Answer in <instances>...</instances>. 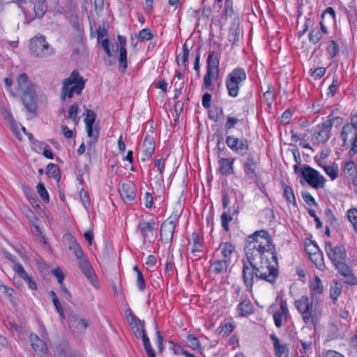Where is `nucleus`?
<instances>
[{"label":"nucleus","instance_id":"f257e3e1","mask_svg":"<svg viewBox=\"0 0 357 357\" xmlns=\"http://www.w3.org/2000/svg\"><path fill=\"white\" fill-rule=\"evenodd\" d=\"M246 248L248 264L244 263L243 277L245 286L250 290L255 278L273 283L278 276L277 257L272 240L264 230L257 231L249 237Z\"/></svg>","mask_w":357,"mask_h":357},{"label":"nucleus","instance_id":"f03ea898","mask_svg":"<svg viewBox=\"0 0 357 357\" xmlns=\"http://www.w3.org/2000/svg\"><path fill=\"white\" fill-rule=\"evenodd\" d=\"M294 305L301 314L305 324H317L321 314L319 304L317 302L313 303L307 296H302L294 301Z\"/></svg>","mask_w":357,"mask_h":357},{"label":"nucleus","instance_id":"7ed1b4c3","mask_svg":"<svg viewBox=\"0 0 357 357\" xmlns=\"http://www.w3.org/2000/svg\"><path fill=\"white\" fill-rule=\"evenodd\" d=\"M17 82L25 108L29 112H34L36 109L35 86L29 81L25 73L19 75Z\"/></svg>","mask_w":357,"mask_h":357},{"label":"nucleus","instance_id":"20e7f679","mask_svg":"<svg viewBox=\"0 0 357 357\" xmlns=\"http://www.w3.org/2000/svg\"><path fill=\"white\" fill-rule=\"evenodd\" d=\"M66 238L70 241L69 249L73 252L74 255L78 261L80 269L86 276L90 282L95 286L96 276L89 262L84 256V252L80 245L72 236L68 235Z\"/></svg>","mask_w":357,"mask_h":357},{"label":"nucleus","instance_id":"39448f33","mask_svg":"<svg viewBox=\"0 0 357 357\" xmlns=\"http://www.w3.org/2000/svg\"><path fill=\"white\" fill-rule=\"evenodd\" d=\"M85 80L77 70H73L62 83L61 98H72L75 94H81L84 88Z\"/></svg>","mask_w":357,"mask_h":357},{"label":"nucleus","instance_id":"423d86ee","mask_svg":"<svg viewBox=\"0 0 357 357\" xmlns=\"http://www.w3.org/2000/svg\"><path fill=\"white\" fill-rule=\"evenodd\" d=\"M219 54L210 52L207 58V72L204 78V86L206 89H213L212 80L216 79L219 73Z\"/></svg>","mask_w":357,"mask_h":357},{"label":"nucleus","instance_id":"0eeeda50","mask_svg":"<svg viewBox=\"0 0 357 357\" xmlns=\"http://www.w3.org/2000/svg\"><path fill=\"white\" fill-rule=\"evenodd\" d=\"M332 127L333 121L331 119H327L317 125L312 137V143L317 145L325 143L331 136Z\"/></svg>","mask_w":357,"mask_h":357},{"label":"nucleus","instance_id":"6e6552de","mask_svg":"<svg viewBox=\"0 0 357 357\" xmlns=\"http://www.w3.org/2000/svg\"><path fill=\"white\" fill-rule=\"evenodd\" d=\"M30 50L38 57H45L52 53V48L43 36L35 37L31 40Z\"/></svg>","mask_w":357,"mask_h":357},{"label":"nucleus","instance_id":"1a4fd4ad","mask_svg":"<svg viewBox=\"0 0 357 357\" xmlns=\"http://www.w3.org/2000/svg\"><path fill=\"white\" fill-rule=\"evenodd\" d=\"M341 136L344 142V146H347L349 143L352 144L350 153L352 155H355L357 153L356 144L357 140V127L355 123L346 124L343 127Z\"/></svg>","mask_w":357,"mask_h":357},{"label":"nucleus","instance_id":"9d476101","mask_svg":"<svg viewBox=\"0 0 357 357\" xmlns=\"http://www.w3.org/2000/svg\"><path fill=\"white\" fill-rule=\"evenodd\" d=\"M302 175L307 183L314 188L324 186L325 178L319 172L309 166H305L302 170Z\"/></svg>","mask_w":357,"mask_h":357},{"label":"nucleus","instance_id":"9b49d317","mask_svg":"<svg viewBox=\"0 0 357 357\" xmlns=\"http://www.w3.org/2000/svg\"><path fill=\"white\" fill-rule=\"evenodd\" d=\"M325 250L327 256L334 265L342 262L346 257V251L342 245L333 246L330 241L326 242Z\"/></svg>","mask_w":357,"mask_h":357},{"label":"nucleus","instance_id":"f8f14e48","mask_svg":"<svg viewBox=\"0 0 357 357\" xmlns=\"http://www.w3.org/2000/svg\"><path fill=\"white\" fill-rule=\"evenodd\" d=\"M68 324L72 333L75 335L79 336L83 334L85 330L89 328V321L84 317L73 314L69 318Z\"/></svg>","mask_w":357,"mask_h":357},{"label":"nucleus","instance_id":"ddd939ff","mask_svg":"<svg viewBox=\"0 0 357 357\" xmlns=\"http://www.w3.org/2000/svg\"><path fill=\"white\" fill-rule=\"evenodd\" d=\"M226 144L231 150L241 155H245L248 153L249 145L246 139H239L229 135L226 137Z\"/></svg>","mask_w":357,"mask_h":357},{"label":"nucleus","instance_id":"4468645a","mask_svg":"<svg viewBox=\"0 0 357 357\" xmlns=\"http://www.w3.org/2000/svg\"><path fill=\"white\" fill-rule=\"evenodd\" d=\"M178 218V215H175L174 217H170L166 220L162 224L160 227V236L164 241L167 243L172 241Z\"/></svg>","mask_w":357,"mask_h":357},{"label":"nucleus","instance_id":"2eb2a0df","mask_svg":"<svg viewBox=\"0 0 357 357\" xmlns=\"http://www.w3.org/2000/svg\"><path fill=\"white\" fill-rule=\"evenodd\" d=\"M235 252V248L233 245L229 243H222L220 244L216 249L214 255L215 258H220L225 261H227L229 264L231 263V257Z\"/></svg>","mask_w":357,"mask_h":357},{"label":"nucleus","instance_id":"dca6fc26","mask_svg":"<svg viewBox=\"0 0 357 357\" xmlns=\"http://www.w3.org/2000/svg\"><path fill=\"white\" fill-rule=\"evenodd\" d=\"M155 142L152 137L146 136L143 142L142 146L139 149V155L141 160L146 161L149 160L154 153Z\"/></svg>","mask_w":357,"mask_h":357},{"label":"nucleus","instance_id":"f3484780","mask_svg":"<svg viewBox=\"0 0 357 357\" xmlns=\"http://www.w3.org/2000/svg\"><path fill=\"white\" fill-rule=\"evenodd\" d=\"M31 347L34 351L41 357H46L49 354V349L46 342L40 339L38 335L31 334L30 335Z\"/></svg>","mask_w":357,"mask_h":357},{"label":"nucleus","instance_id":"a211bd4d","mask_svg":"<svg viewBox=\"0 0 357 357\" xmlns=\"http://www.w3.org/2000/svg\"><path fill=\"white\" fill-rule=\"evenodd\" d=\"M138 230L143 236L144 241L150 240L153 236V232L156 229V224L153 220L149 221H142L138 224Z\"/></svg>","mask_w":357,"mask_h":357},{"label":"nucleus","instance_id":"6ab92c4d","mask_svg":"<svg viewBox=\"0 0 357 357\" xmlns=\"http://www.w3.org/2000/svg\"><path fill=\"white\" fill-rule=\"evenodd\" d=\"M230 264L227 261H225L220 258H215L214 256L213 260L211 261L209 266V271L215 275L226 273Z\"/></svg>","mask_w":357,"mask_h":357},{"label":"nucleus","instance_id":"aec40b11","mask_svg":"<svg viewBox=\"0 0 357 357\" xmlns=\"http://www.w3.org/2000/svg\"><path fill=\"white\" fill-rule=\"evenodd\" d=\"M243 169L246 179L251 182L257 179V162L253 158L250 157L247 159L244 162Z\"/></svg>","mask_w":357,"mask_h":357},{"label":"nucleus","instance_id":"412c9836","mask_svg":"<svg viewBox=\"0 0 357 357\" xmlns=\"http://www.w3.org/2000/svg\"><path fill=\"white\" fill-rule=\"evenodd\" d=\"M335 266L338 270L340 273L345 278V282L351 285H355L356 284V277L352 273L351 270L349 266L344 263V261L337 263L335 265Z\"/></svg>","mask_w":357,"mask_h":357},{"label":"nucleus","instance_id":"4be33fe9","mask_svg":"<svg viewBox=\"0 0 357 357\" xmlns=\"http://www.w3.org/2000/svg\"><path fill=\"white\" fill-rule=\"evenodd\" d=\"M119 192L125 202H131L135 199V188L132 183H123Z\"/></svg>","mask_w":357,"mask_h":357},{"label":"nucleus","instance_id":"5701e85b","mask_svg":"<svg viewBox=\"0 0 357 357\" xmlns=\"http://www.w3.org/2000/svg\"><path fill=\"white\" fill-rule=\"evenodd\" d=\"M246 77L245 70L243 68H237L228 75L226 79L241 86L242 82L246 79Z\"/></svg>","mask_w":357,"mask_h":357},{"label":"nucleus","instance_id":"b1692460","mask_svg":"<svg viewBox=\"0 0 357 357\" xmlns=\"http://www.w3.org/2000/svg\"><path fill=\"white\" fill-rule=\"evenodd\" d=\"M310 291L312 299H317L324 291V287L318 276H315L310 284Z\"/></svg>","mask_w":357,"mask_h":357},{"label":"nucleus","instance_id":"393cba45","mask_svg":"<svg viewBox=\"0 0 357 357\" xmlns=\"http://www.w3.org/2000/svg\"><path fill=\"white\" fill-rule=\"evenodd\" d=\"M234 159L220 158L218 161L219 171L224 175H229L234 172L233 164Z\"/></svg>","mask_w":357,"mask_h":357},{"label":"nucleus","instance_id":"a878e982","mask_svg":"<svg viewBox=\"0 0 357 357\" xmlns=\"http://www.w3.org/2000/svg\"><path fill=\"white\" fill-rule=\"evenodd\" d=\"M189 243L192 244L191 248L192 253L195 256H197V253L202 250V238L197 234L193 233L191 238L189 240Z\"/></svg>","mask_w":357,"mask_h":357},{"label":"nucleus","instance_id":"bb28decb","mask_svg":"<svg viewBox=\"0 0 357 357\" xmlns=\"http://www.w3.org/2000/svg\"><path fill=\"white\" fill-rule=\"evenodd\" d=\"M343 172H344V176L347 179H351L354 184L356 185L355 176H354V174L356 172V163L354 161L350 160L346 161L344 163Z\"/></svg>","mask_w":357,"mask_h":357},{"label":"nucleus","instance_id":"cd10ccee","mask_svg":"<svg viewBox=\"0 0 357 357\" xmlns=\"http://www.w3.org/2000/svg\"><path fill=\"white\" fill-rule=\"evenodd\" d=\"M342 294V284L336 280H333L330 286V297L333 303L337 300V298Z\"/></svg>","mask_w":357,"mask_h":357},{"label":"nucleus","instance_id":"c85d7f7f","mask_svg":"<svg viewBox=\"0 0 357 357\" xmlns=\"http://www.w3.org/2000/svg\"><path fill=\"white\" fill-rule=\"evenodd\" d=\"M319 165L324 169L326 174L331 178V180H335L338 177L339 170L338 166L336 163L333 162L331 165L319 163Z\"/></svg>","mask_w":357,"mask_h":357},{"label":"nucleus","instance_id":"c756f323","mask_svg":"<svg viewBox=\"0 0 357 357\" xmlns=\"http://www.w3.org/2000/svg\"><path fill=\"white\" fill-rule=\"evenodd\" d=\"M273 341L274 353L277 357H281L287 350L285 344H281L280 340L274 334L271 335Z\"/></svg>","mask_w":357,"mask_h":357},{"label":"nucleus","instance_id":"7c9ffc66","mask_svg":"<svg viewBox=\"0 0 357 357\" xmlns=\"http://www.w3.org/2000/svg\"><path fill=\"white\" fill-rule=\"evenodd\" d=\"M137 331L139 332V335H142L143 344H144V347L146 351L147 355L149 357H155V351L151 348V343L149 342V339L145 333L144 326H142L141 331H139V329H137Z\"/></svg>","mask_w":357,"mask_h":357},{"label":"nucleus","instance_id":"2f4dec72","mask_svg":"<svg viewBox=\"0 0 357 357\" xmlns=\"http://www.w3.org/2000/svg\"><path fill=\"white\" fill-rule=\"evenodd\" d=\"M239 314L241 316H247L252 312V305L248 299L241 301L238 306Z\"/></svg>","mask_w":357,"mask_h":357},{"label":"nucleus","instance_id":"473e14b6","mask_svg":"<svg viewBox=\"0 0 357 357\" xmlns=\"http://www.w3.org/2000/svg\"><path fill=\"white\" fill-rule=\"evenodd\" d=\"M59 167L53 163H50L47 167V175L50 178H55L57 181L60 180Z\"/></svg>","mask_w":357,"mask_h":357},{"label":"nucleus","instance_id":"72a5a7b5","mask_svg":"<svg viewBox=\"0 0 357 357\" xmlns=\"http://www.w3.org/2000/svg\"><path fill=\"white\" fill-rule=\"evenodd\" d=\"M47 11L45 0H38L34 6V12L37 17H41Z\"/></svg>","mask_w":357,"mask_h":357},{"label":"nucleus","instance_id":"f704fd0d","mask_svg":"<svg viewBox=\"0 0 357 357\" xmlns=\"http://www.w3.org/2000/svg\"><path fill=\"white\" fill-rule=\"evenodd\" d=\"M78 110L79 105L77 103H75L73 105H71L68 110V119L72 120L75 126L77 125L79 120V119L77 116Z\"/></svg>","mask_w":357,"mask_h":357},{"label":"nucleus","instance_id":"c9c22d12","mask_svg":"<svg viewBox=\"0 0 357 357\" xmlns=\"http://www.w3.org/2000/svg\"><path fill=\"white\" fill-rule=\"evenodd\" d=\"M2 114L4 117V119L9 123V125H10L11 129L13 130V132L15 133V135L18 136V133L17 132V128H16V126H17V123L14 120L10 112L7 110H5L2 112Z\"/></svg>","mask_w":357,"mask_h":357},{"label":"nucleus","instance_id":"e433bc0d","mask_svg":"<svg viewBox=\"0 0 357 357\" xmlns=\"http://www.w3.org/2000/svg\"><path fill=\"white\" fill-rule=\"evenodd\" d=\"M226 86L230 96L236 97L238 96L241 87L240 85L226 79Z\"/></svg>","mask_w":357,"mask_h":357},{"label":"nucleus","instance_id":"4c0bfd02","mask_svg":"<svg viewBox=\"0 0 357 357\" xmlns=\"http://www.w3.org/2000/svg\"><path fill=\"white\" fill-rule=\"evenodd\" d=\"M86 132L89 137H90L91 140L89 142V144H95L98 138L99 130L96 127H86Z\"/></svg>","mask_w":357,"mask_h":357},{"label":"nucleus","instance_id":"58836bf2","mask_svg":"<svg viewBox=\"0 0 357 357\" xmlns=\"http://www.w3.org/2000/svg\"><path fill=\"white\" fill-rule=\"evenodd\" d=\"M241 36V32L238 28H232L230 29L228 36L229 41L233 45H235L237 42H238Z\"/></svg>","mask_w":357,"mask_h":357},{"label":"nucleus","instance_id":"ea45409f","mask_svg":"<svg viewBox=\"0 0 357 357\" xmlns=\"http://www.w3.org/2000/svg\"><path fill=\"white\" fill-rule=\"evenodd\" d=\"M338 51L339 50L337 43L333 40H331L326 49V52L329 58H334L337 54Z\"/></svg>","mask_w":357,"mask_h":357},{"label":"nucleus","instance_id":"a19ab883","mask_svg":"<svg viewBox=\"0 0 357 357\" xmlns=\"http://www.w3.org/2000/svg\"><path fill=\"white\" fill-rule=\"evenodd\" d=\"M96 114L95 112L91 109H87L86 112V117L84 120V123L86 127H91L93 126L94 122L96 121Z\"/></svg>","mask_w":357,"mask_h":357},{"label":"nucleus","instance_id":"79ce46f5","mask_svg":"<svg viewBox=\"0 0 357 357\" xmlns=\"http://www.w3.org/2000/svg\"><path fill=\"white\" fill-rule=\"evenodd\" d=\"M283 195L288 202L293 204L294 205L296 204V198L291 187L288 185L284 187Z\"/></svg>","mask_w":357,"mask_h":357},{"label":"nucleus","instance_id":"37998d69","mask_svg":"<svg viewBox=\"0 0 357 357\" xmlns=\"http://www.w3.org/2000/svg\"><path fill=\"white\" fill-rule=\"evenodd\" d=\"M309 40L316 44L317 43L321 38V31L318 28H314L309 33L308 35Z\"/></svg>","mask_w":357,"mask_h":357},{"label":"nucleus","instance_id":"c03bdc74","mask_svg":"<svg viewBox=\"0 0 357 357\" xmlns=\"http://www.w3.org/2000/svg\"><path fill=\"white\" fill-rule=\"evenodd\" d=\"M189 55V50L185 45L183 47V54L177 56V63L178 66H183L185 67Z\"/></svg>","mask_w":357,"mask_h":357},{"label":"nucleus","instance_id":"a18cd8bd","mask_svg":"<svg viewBox=\"0 0 357 357\" xmlns=\"http://www.w3.org/2000/svg\"><path fill=\"white\" fill-rule=\"evenodd\" d=\"M36 189H37V192H38V195H40V197H41V199L45 202H49V200H50L49 194H48L47 191L46 190L44 184L42 183H39L37 185Z\"/></svg>","mask_w":357,"mask_h":357},{"label":"nucleus","instance_id":"49530a36","mask_svg":"<svg viewBox=\"0 0 357 357\" xmlns=\"http://www.w3.org/2000/svg\"><path fill=\"white\" fill-rule=\"evenodd\" d=\"M347 218L356 230L357 229V209L355 208H350L347 211Z\"/></svg>","mask_w":357,"mask_h":357},{"label":"nucleus","instance_id":"de8ad7c7","mask_svg":"<svg viewBox=\"0 0 357 357\" xmlns=\"http://www.w3.org/2000/svg\"><path fill=\"white\" fill-rule=\"evenodd\" d=\"M137 38L143 41L150 40L153 38V34L150 29H144L139 32L137 35Z\"/></svg>","mask_w":357,"mask_h":357},{"label":"nucleus","instance_id":"09e8293b","mask_svg":"<svg viewBox=\"0 0 357 357\" xmlns=\"http://www.w3.org/2000/svg\"><path fill=\"white\" fill-rule=\"evenodd\" d=\"M0 289L1 290V292L4 294L6 296L9 297L10 298V301L15 305L16 304V300L13 297V294H15V291L10 287H8L7 286L2 285L0 287Z\"/></svg>","mask_w":357,"mask_h":357},{"label":"nucleus","instance_id":"8fccbe9b","mask_svg":"<svg viewBox=\"0 0 357 357\" xmlns=\"http://www.w3.org/2000/svg\"><path fill=\"white\" fill-rule=\"evenodd\" d=\"M13 270L22 279H28L29 275L20 264H15L13 266Z\"/></svg>","mask_w":357,"mask_h":357},{"label":"nucleus","instance_id":"3c124183","mask_svg":"<svg viewBox=\"0 0 357 357\" xmlns=\"http://www.w3.org/2000/svg\"><path fill=\"white\" fill-rule=\"evenodd\" d=\"M79 197H80V200L82 201L84 207L86 210H88L90 206V199H89V197L87 192L84 189H82L80 190Z\"/></svg>","mask_w":357,"mask_h":357},{"label":"nucleus","instance_id":"603ef678","mask_svg":"<svg viewBox=\"0 0 357 357\" xmlns=\"http://www.w3.org/2000/svg\"><path fill=\"white\" fill-rule=\"evenodd\" d=\"M119 62L123 70L127 68V51L126 48H120Z\"/></svg>","mask_w":357,"mask_h":357},{"label":"nucleus","instance_id":"864d4df0","mask_svg":"<svg viewBox=\"0 0 357 357\" xmlns=\"http://www.w3.org/2000/svg\"><path fill=\"white\" fill-rule=\"evenodd\" d=\"M238 121H239L238 119H237L234 116H227V121H226V123L225 125L226 131H228V130H231V128H234L235 126L238 123Z\"/></svg>","mask_w":357,"mask_h":357},{"label":"nucleus","instance_id":"5fc2aeb1","mask_svg":"<svg viewBox=\"0 0 357 357\" xmlns=\"http://www.w3.org/2000/svg\"><path fill=\"white\" fill-rule=\"evenodd\" d=\"M338 86H339V81H338L337 77H336V76L333 77V82L328 87V95L331 96H333L337 91Z\"/></svg>","mask_w":357,"mask_h":357},{"label":"nucleus","instance_id":"6e6d98bb","mask_svg":"<svg viewBox=\"0 0 357 357\" xmlns=\"http://www.w3.org/2000/svg\"><path fill=\"white\" fill-rule=\"evenodd\" d=\"M54 354L56 357H73L68 354L67 349L63 346H58L54 351Z\"/></svg>","mask_w":357,"mask_h":357},{"label":"nucleus","instance_id":"4d7b16f0","mask_svg":"<svg viewBox=\"0 0 357 357\" xmlns=\"http://www.w3.org/2000/svg\"><path fill=\"white\" fill-rule=\"evenodd\" d=\"M188 342L190 344V347L193 349H197L200 347V342L196 337H194L191 335H188L187 337Z\"/></svg>","mask_w":357,"mask_h":357},{"label":"nucleus","instance_id":"13d9d810","mask_svg":"<svg viewBox=\"0 0 357 357\" xmlns=\"http://www.w3.org/2000/svg\"><path fill=\"white\" fill-rule=\"evenodd\" d=\"M302 349L301 350L303 356H305L309 351H312V342L301 341Z\"/></svg>","mask_w":357,"mask_h":357},{"label":"nucleus","instance_id":"bf43d9fd","mask_svg":"<svg viewBox=\"0 0 357 357\" xmlns=\"http://www.w3.org/2000/svg\"><path fill=\"white\" fill-rule=\"evenodd\" d=\"M222 226L226 230H229V222L231 220V217L227 213H223L221 215Z\"/></svg>","mask_w":357,"mask_h":357},{"label":"nucleus","instance_id":"052dcab7","mask_svg":"<svg viewBox=\"0 0 357 357\" xmlns=\"http://www.w3.org/2000/svg\"><path fill=\"white\" fill-rule=\"evenodd\" d=\"M165 162V158L156 159L155 160V166L157 167L160 175H162L164 172Z\"/></svg>","mask_w":357,"mask_h":357},{"label":"nucleus","instance_id":"680f3d73","mask_svg":"<svg viewBox=\"0 0 357 357\" xmlns=\"http://www.w3.org/2000/svg\"><path fill=\"white\" fill-rule=\"evenodd\" d=\"M347 10L348 13V17L351 21L353 16H354L357 13L354 1L351 2L349 5H348Z\"/></svg>","mask_w":357,"mask_h":357},{"label":"nucleus","instance_id":"e2e57ef3","mask_svg":"<svg viewBox=\"0 0 357 357\" xmlns=\"http://www.w3.org/2000/svg\"><path fill=\"white\" fill-rule=\"evenodd\" d=\"M52 272L54 276L57 279L58 282L60 284H62L63 280V274L61 270L59 268H55Z\"/></svg>","mask_w":357,"mask_h":357},{"label":"nucleus","instance_id":"0e129e2a","mask_svg":"<svg viewBox=\"0 0 357 357\" xmlns=\"http://www.w3.org/2000/svg\"><path fill=\"white\" fill-rule=\"evenodd\" d=\"M283 317L284 316L282 315V313L280 312H275L273 314L274 322L278 328H280L282 326V319Z\"/></svg>","mask_w":357,"mask_h":357},{"label":"nucleus","instance_id":"69168bd1","mask_svg":"<svg viewBox=\"0 0 357 357\" xmlns=\"http://www.w3.org/2000/svg\"><path fill=\"white\" fill-rule=\"evenodd\" d=\"M225 11L227 15H230L233 13V2L231 0H225Z\"/></svg>","mask_w":357,"mask_h":357},{"label":"nucleus","instance_id":"338daca9","mask_svg":"<svg viewBox=\"0 0 357 357\" xmlns=\"http://www.w3.org/2000/svg\"><path fill=\"white\" fill-rule=\"evenodd\" d=\"M326 73V69L325 68H323V67H319V68H317L314 70V71L312 72V75L316 78V79H319L321 78L322 76H324V75Z\"/></svg>","mask_w":357,"mask_h":357},{"label":"nucleus","instance_id":"774afa93","mask_svg":"<svg viewBox=\"0 0 357 357\" xmlns=\"http://www.w3.org/2000/svg\"><path fill=\"white\" fill-rule=\"evenodd\" d=\"M323 357H344V356L335 351L328 350L325 352H323Z\"/></svg>","mask_w":357,"mask_h":357}]
</instances>
